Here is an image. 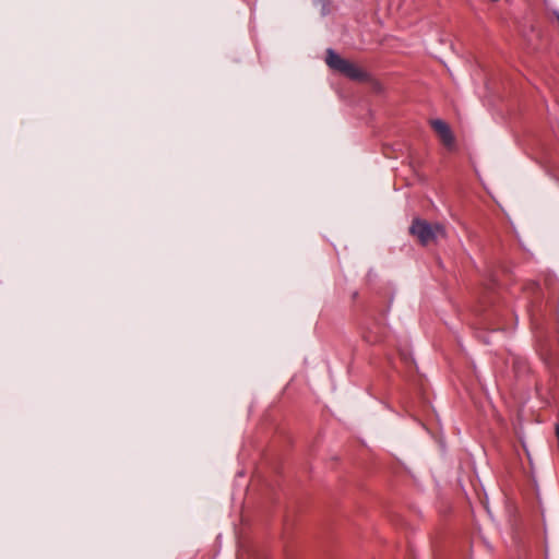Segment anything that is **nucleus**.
Wrapping results in <instances>:
<instances>
[{
	"mask_svg": "<svg viewBox=\"0 0 559 559\" xmlns=\"http://www.w3.org/2000/svg\"><path fill=\"white\" fill-rule=\"evenodd\" d=\"M326 64L352 80H364L366 74L355 63L342 58L333 49L326 50Z\"/></svg>",
	"mask_w": 559,
	"mask_h": 559,
	"instance_id": "nucleus-1",
	"label": "nucleus"
},
{
	"mask_svg": "<svg viewBox=\"0 0 559 559\" xmlns=\"http://www.w3.org/2000/svg\"><path fill=\"white\" fill-rule=\"evenodd\" d=\"M409 233L417 237L421 245L426 246L433 241L437 237L443 236L444 229L439 224L432 226L424 219L414 218L409 227Z\"/></svg>",
	"mask_w": 559,
	"mask_h": 559,
	"instance_id": "nucleus-2",
	"label": "nucleus"
},
{
	"mask_svg": "<svg viewBox=\"0 0 559 559\" xmlns=\"http://www.w3.org/2000/svg\"><path fill=\"white\" fill-rule=\"evenodd\" d=\"M430 126L438 134L441 143L445 146L447 150L454 151L456 148L455 136L450 126L445 121L441 119H433L431 120Z\"/></svg>",
	"mask_w": 559,
	"mask_h": 559,
	"instance_id": "nucleus-3",
	"label": "nucleus"
},
{
	"mask_svg": "<svg viewBox=\"0 0 559 559\" xmlns=\"http://www.w3.org/2000/svg\"><path fill=\"white\" fill-rule=\"evenodd\" d=\"M484 509H485L486 511H488V510H489V507H488L487 502H484Z\"/></svg>",
	"mask_w": 559,
	"mask_h": 559,
	"instance_id": "nucleus-4",
	"label": "nucleus"
}]
</instances>
